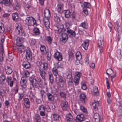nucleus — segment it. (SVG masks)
<instances>
[{
  "mask_svg": "<svg viewBox=\"0 0 122 122\" xmlns=\"http://www.w3.org/2000/svg\"><path fill=\"white\" fill-rule=\"evenodd\" d=\"M17 46H14L13 47L14 50H16L19 53H24L25 48L22 45L21 42H16Z\"/></svg>",
  "mask_w": 122,
  "mask_h": 122,
  "instance_id": "1",
  "label": "nucleus"
},
{
  "mask_svg": "<svg viewBox=\"0 0 122 122\" xmlns=\"http://www.w3.org/2000/svg\"><path fill=\"white\" fill-rule=\"evenodd\" d=\"M29 80L30 85L33 88L38 87V85L40 87H41L43 86L42 84H40L38 83L37 80L34 78L31 77H29Z\"/></svg>",
  "mask_w": 122,
  "mask_h": 122,
  "instance_id": "2",
  "label": "nucleus"
},
{
  "mask_svg": "<svg viewBox=\"0 0 122 122\" xmlns=\"http://www.w3.org/2000/svg\"><path fill=\"white\" fill-rule=\"evenodd\" d=\"M25 24L29 26H33L36 23V20L32 17H28L25 20Z\"/></svg>",
  "mask_w": 122,
  "mask_h": 122,
  "instance_id": "3",
  "label": "nucleus"
},
{
  "mask_svg": "<svg viewBox=\"0 0 122 122\" xmlns=\"http://www.w3.org/2000/svg\"><path fill=\"white\" fill-rule=\"evenodd\" d=\"M67 80L68 81V83L69 85H72L73 84L72 81V72L71 71L68 70L66 73Z\"/></svg>",
  "mask_w": 122,
  "mask_h": 122,
  "instance_id": "4",
  "label": "nucleus"
},
{
  "mask_svg": "<svg viewBox=\"0 0 122 122\" xmlns=\"http://www.w3.org/2000/svg\"><path fill=\"white\" fill-rule=\"evenodd\" d=\"M104 39L103 36L100 37L98 41V46L100 52L103 51L102 48L104 46Z\"/></svg>",
  "mask_w": 122,
  "mask_h": 122,
  "instance_id": "5",
  "label": "nucleus"
},
{
  "mask_svg": "<svg viewBox=\"0 0 122 122\" xmlns=\"http://www.w3.org/2000/svg\"><path fill=\"white\" fill-rule=\"evenodd\" d=\"M67 34L62 33L61 35V38L60 39V42L62 45L64 44L67 41L68 39Z\"/></svg>",
  "mask_w": 122,
  "mask_h": 122,
  "instance_id": "6",
  "label": "nucleus"
},
{
  "mask_svg": "<svg viewBox=\"0 0 122 122\" xmlns=\"http://www.w3.org/2000/svg\"><path fill=\"white\" fill-rule=\"evenodd\" d=\"M15 30L16 32L18 35H19L22 36H25V33L22 30V28L20 26L18 25L16 27Z\"/></svg>",
  "mask_w": 122,
  "mask_h": 122,
  "instance_id": "7",
  "label": "nucleus"
},
{
  "mask_svg": "<svg viewBox=\"0 0 122 122\" xmlns=\"http://www.w3.org/2000/svg\"><path fill=\"white\" fill-rule=\"evenodd\" d=\"M26 51L25 57L27 60L31 61L32 58V53L31 51L29 49H28Z\"/></svg>",
  "mask_w": 122,
  "mask_h": 122,
  "instance_id": "8",
  "label": "nucleus"
},
{
  "mask_svg": "<svg viewBox=\"0 0 122 122\" xmlns=\"http://www.w3.org/2000/svg\"><path fill=\"white\" fill-rule=\"evenodd\" d=\"M61 107L63 110H66L68 108V102L66 100L62 101L61 105Z\"/></svg>",
  "mask_w": 122,
  "mask_h": 122,
  "instance_id": "9",
  "label": "nucleus"
},
{
  "mask_svg": "<svg viewBox=\"0 0 122 122\" xmlns=\"http://www.w3.org/2000/svg\"><path fill=\"white\" fill-rule=\"evenodd\" d=\"M83 5L84 7L83 8V12L85 14L87 15L88 12L87 8H90L91 7V5L89 3L87 2H84Z\"/></svg>",
  "mask_w": 122,
  "mask_h": 122,
  "instance_id": "10",
  "label": "nucleus"
},
{
  "mask_svg": "<svg viewBox=\"0 0 122 122\" xmlns=\"http://www.w3.org/2000/svg\"><path fill=\"white\" fill-rule=\"evenodd\" d=\"M54 56L55 58L59 61H61L62 59V56L61 53L58 51H57L54 53Z\"/></svg>",
  "mask_w": 122,
  "mask_h": 122,
  "instance_id": "11",
  "label": "nucleus"
},
{
  "mask_svg": "<svg viewBox=\"0 0 122 122\" xmlns=\"http://www.w3.org/2000/svg\"><path fill=\"white\" fill-rule=\"evenodd\" d=\"M66 29V32L68 35L72 38L75 37L76 34L75 31L71 29H68L67 27Z\"/></svg>",
  "mask_w": 122,
  "mask_h": 122,
  "instance_id": "12",
  "label": "nucleus"
},
{
  "mask_svg": "<svg viewBox=\"0 0 122 122\" xmlns=\"http://www.w3.org/2000/svg\"><path fill=\"white\" fill-rule=\"evenodd\" d=\"M27 82V80L26 78L23 77L21 78L20 83L21 86L23 88H25L26 87V83Z\"/></svg>",
  "mask_w": 122,
  "mask_h": 122,
  "instance_id": "13",
  "label": "nucleus"
},
{
  "mask_svg": "<svg viewBox=\"0 0 122 122\" xmlns=\"http://www.w3.org/2000/svg\"><path fill=\"white\" fill-rule=\"evenodd\" d=\"M85 117L83 115L81 114L77 116L76 120V122H81L85 120Z\"/></svg>",
  "mask_w": 122,
  "mask_h": 122,
  "instance_id": "14",
  "label": "nucleus"
},
{
  "mask_svg": "<svg viewBox=\"0 0 122 122\" xmlns=\"http://www.w3.org/2000/svg\"><path fill=\"white\" fill-rule=\"evenodd\" d=\"M94 118L97 122H102L103 120L102 117L99 116L98 113H95Z\"/></svg>",
  "mask_w": 122,
  "mask_h": 122,
  "instance_id": "15",
  "label": "nucleus"
},
{
  "mask_svg": "<svg viewBox=\"0 0 122 122\" xmlns=\"http://www.w3.org/2000/svg\"><path fill=\"white\" fill-rule=\"evenodd\" d=\"M80 99L83 104L85 103L87 101V99L86 95L82 93L80 95Z\"/></svg>",
  "mask_w": 122,
  "mask_h": 122,
  "instance_id": "16",
  "label": "nucleus"
},
{
  "mask_svg": "<svg viewBox=\"0 0 122 122\" xmlns=\"http://www.w3.org/2000/svg\"><path fill=\"white\" fill-rule=\"evenodd\" d=\"M24 104L26 108H29L30 107V102L28 98H25L24 99Z\"/></svg>",
  "mask_w": 122,
  "mask_h": 122,
  "instance_id": "17",
  "label": "nucleus"
},
{
  "mask_svg": "<svg viewBox=\"0 0 122 122\" xmlns=\"http://www.w3.org/2000/svg\"><path fill=\"white\" fill-rule=\"evenodd\" d=\"M66 120L67 122H73V117L70 113H69L66 115Z\"/></svg>",
  "mask_w": 122,
  "mask_h": 122,
  "instance_id": "18",
  "label": "nucleus"
},
{
  "mask_svg": "<svg viewBox=\"0 0 122 122\" xmlns=\"http://www.w3.org/2000/svg\"><path fill=\"white\" fill-rule=\"evenodd\" d=\"M92 105L93 107V108L95 110H97L99 107V103L98 101H95L92 103Z\"/></svg>",
  "mask_w": 122,
  "mask_h": 122,
  "instance_id": "19",
  "label": "nucleus"
},
{
  "mask_svg": "<svg viewBox=\"0 0 122 122\" xmlns=\"http://www.w3.org/2000/svg\"><path fill=\"white\" fill-rule=\"evenodd\" d=\"M5 71L7 74H10L12 72V71L11 69L9 66H5Z\"/></svg>",
  "mask_w": 122,
  "mask_h": 122,
  "instance_id": "20",
  "label": "nucleus"
},
{
  "mask_svg": "<svg viewBox=\"0 0 122 122\" xmlns=\"http://www.w3.org/2000/svg\"><path fill=\"white\" fill-rule=\"evenodd\" d=\"M3 4L6 6L9 7L12 4V0H3Z\"/></svg>",
  "mask_w": 122,
  "mask_h": 122,
  "instance_id": "21",
  "label": "nucleus"
},
{
  "mask_svg": "<svg viewBox=\"0 0 122 122\" xmlns=\"http://www.w3.org/2000/svg\"><path fill=\"white\" fill-rule=\"evenodd\" d=\"M22 65L24 68L27 69L29 68L30 66L29 62L27 61H24L22 63Z\"/></svg>",
  "mask_w": 122,
  "mask_h": 122,
  "instance_id": "22",
  "label": "nucleus"
},
{
  "mask_svg": "<svg viewBox=\"0 0 122 122\" xmlns=\"http://www.w3.org/2000/svg\"><path fill=\"white\" fill-rule=\"evenodd\" d=\"M49 101L51 102H53L54 100V98L53 95L50 93H47L46 94Z\"/></svg>",
  "mask_w": 122,
  "mask_h": 122,
  "instance_id": "23",
  "label": "nucleus"
},
{
  "mask_svg": "<svg viewBox=\"0 0 122 122\" xmlns=\"http://www.w3.org/2000/svg\"><path fill=\"white\" fill-rule=\"evenodd\" d=\"M89 41V40H86L82 44V46L86 50H87V49L89 45L88 42Z\"/></svg>",
  "mask_w": 122,
  "mask_h": 122,
  "instance_id": "24",
  "label": "nucleus"
},
{
  "mask_svg": "<svg viewBox=\"0 0 122 122\" xmlns=\"http://www.w3.org/2000/svg\"><path fill=\"white\" fill-rule=\"evenodd\" d=\"M44 15L45 17L50 18L51 16L50 11L47 9H45L44 11Z\"/></svg>",
  "mask_w": 122,
  "mask_h": 122,
  "instance_id": "25",
  "label": "nucleus"
},
{
  "mask_svg": "<svg viewBox=\"0 0 122 122\" xmlns=\"http://www.w3.org/2000/svg\"><path fill=\"white\" fill-rule=\"evenodd\" d=\"M12 5L15 10H17L20 8V6L19 4L16 1H15L13 3Z\"/></svg>",
  "mask_w": 122,
  "mask_h": 122,
  "instance_id": "26",
  "label": "nucleus"
},
{
  "mask_svg": "<svg viewBox=\"0 0 122 122\" xmlns=\"http://www.w3.org/2000/svg\"><path fill=\"white\" fill-rule=\"evenodd\" d=\"M63 78L61 76H59L58 78V84L61 86H62L64 85V82L63 80Z\"/></svg>",
  "mask_w": 122,
  "mask_h": 122,
  "instance_id": "27",
  "label": "nucleus"
},
{
  "mask_svg": "<svg viewBox=\"0 0 122 122\" xmlns=\"http://www.w3.org/2000/svg\"><path fill=\"white\" fill-rule=\"evenodd\" d=\"M69 90L68 91H67L66 92L68 93L69 96H71V94H72L74 91V89L73 86H71V87L69 86Z\"/></svg>",
  "mask_w": 122,
  "mask_h": 122,
  "instance_id": "28",
  "label": "nucleus"
},
{
  "mask_svg": "<svg viewBox=\"0 0 122 122\" xmlns=\"http://www.w3.org/2000/svg\"><path fill=\"white\" fill-rule=\"evenodd\" d=\"M12 16L13 20L15 21L18 20L19 19V16L17 12L13 13L12 15Z\"/></svg>",
  "mask_w": 122,
  "mask_h": 122,
  "instance_id": "29",
  "label": "nucleus"
},
{
  "mask_svg": "<svg viewBox=\"0 0 122 122\" xmlns=\"http://www.w3.org/2000/svg\"><path fill=\"white\" fill-rule=\"evenodd\" d=\"M34 35H37L40 34V31L39 28L36 27H35L33 29Z\"/></svg>",
  "mask_w": 122,
  "mask_h": 122,
  "instance_id": "30",
  "label": "nucleus"
},
{
  "mask_svg": "<svg viewBox=\"0 0 122 122\" xmlns=\"http://www.w3.org/2000/svg\"><path fill=\"white\" fill-rule=\"evenodd\" d=\"M54 19L55 22L56 23L59 22L60 21V20L58 15L56 13H54Z\"/></svg>",
  "mask_w": 122,
  "mask_h": 122,
  "instance_id": "31",
  "label": "nucleus"
},
{
  "mask_svg": "<svg viewBox=\"0 0 122 122\" xmlns=\"http://www.w3.org/2000/svg\"><path fill=\"white\" fill-rule=\"evenodd\" d=\"M40 73L42 79H44L46 76V72L42 70H40Z\"/></svg>",
  "mask_w": 122,
  "mask_h": 122,
  "instance_id": "32",
  "label": "nucleus"
},
{
  "mask_svg": "<svg viewBox=\"0 0 122 122\" xmlns=\"http://www.w3.org/2000/svg\"><path fill=\"white\" fill-rule=\"evenodd\" d=\"M64 12L66 17L68 18L70 17L71 13L69 10H65L64 11Z\"/></svg>",
  "mask_w": 122,
  "mask_h": 122,
  "instance_id": "33",
  "label": "nucleus"
},
{
  "mask_svg": "<svg viewBox=\"0 0 122 122\" xmlns=\"http://www.w3.org/2000/svg\"><path fill=\"white\" fill-rule=\"evenodd\" d=\"M41 120L39 114L35 115L34 117V122H39Z\"/></svg>",
  "mask_w": 122,
  "mask_h": 122,
  "instance_id": "34",
  "label": "nucleus"
},
{
  "mask_svg": "<svg viewBox=\"0 0 122 122\" xmlns=\"http://www.w3.org/2000/svg\"><path fill=\"white\" fill-rule=\"evenodd\" d=\"M113 73V71L112 69L109 68L107 69L106 71V73L108 75V77L111 75Z\"/></svg>",
  "mask_w": 122,
  "mask_h": 122,
  "instance_id": "35",
  "label": "nucleus"
},
{
  "mask_svg": "<svg viewBox=\"0 0 122 122\" xmlns=\"http://www.w3.org/2000/svg\"><path fill=\"white\" fill-rule=\"evenodd\" d=\"M29 97L30 98V100L31 102H33L35 98V96L33 94L32 92L31 91L30 92V94L29 95Z\"/></svg>",
  "mask_w": 122,
  "mask_h": 122,
  "instance_id": "36",
  "label": "nucleus"
},
{
  "mask_svg": "<svg viewBox=\"0 0 122 122\" xmlns=\"http://www.w3.org/2000/svg\"><path fill=\"white\" fill-rule=\"evenodd\" d=\"M93 92L94 94L97 96L99 94L98 90L97 87L95 86L93 88Z\"/></svg>",
  "mask_w": 122,
  "mask_h": 122,
  "instance_id": "37",
  "label": "nucleus"
},
{
  "mask_svg": "<svg viewBox=\"0 0 122 122\" xmlns=\"http://www.w3.org/2000/svg\"><path fill=\"white\" fill-rule=\"evenodd\" d=\"M46 41L48 42L49 45L51 44L52 41V37L50 36H47L46 38Z\"/></svg>",
  "mask_w": 122,
  "mask_h": 122,
  "instance_id": "38",
  "label": "nucleus"
},
{
  "mask_svg": "<svg viewBox=\"0 0 122 122\" xmlns=\"http://www.w3.org/2000/svg\"><path fill=\"white\" fill-rule=\"evenodd\" d=\"M6 77L4 75H2L0 76V81L2 83H4L5 80L6 79Z\"/></svg>",
  "mask_w": 122,
  "mask_h": 122,
  "instance_id": "39",
  "label": "nucleus"
},
{
  "mask_svg": "<svg viewBox=\"0 0 122 122\" xmlns=\"http://www.w3.org/2000/svg\"><path fill=\"white\" fill-rule=\"evenodd\" d=\"M43 69L45 70H46L48 69V63L45 62L42 64Z\"/></svg>",
  "mask_w": 122,
  "mask_h": 122,
  "instance_id": "40",
  "label": "nucleus"
},
{
  "mask_svg": "<svg viewBox=\"0 0 122 122\" xmlns=\"http://www.w3.org/2000/svg\"><path fill=\"white\" fill-rule=\"evenodd\" d=\"M40 50L42 52H43L45 54L46 51L45 46L44 45H41L40 47Z\"/></svg>",
  "mask_w": 122,
  "mask_h": 122,
  "instance_id": "41",
  "label": "nucleus"
},
{
  "mask_svg": "<svg viewBox=\"0 0 122 122\" xmlns=\"http://www.w3.org/2000/svg\"><path fill=\"white\" fill-rule=\"evenodd\" d=\"M36 65L39 68L40 70L42 67V63L41 61H38L36 62Z\"/></svg>",
  "mask_w": 122,
  "mask_h": 122,
  "instance_id": "42",
  "label": "nucleus"
},
{
  "mask_svg": "<svg viewBox=\"0 0 122 122\" xmlns=\"http://www.w3.org/2000/svg\"><path fill=\"white\" fill-rule=\"evenodd\" d=\"M66 30V29L63 27L62 28H59L58 30V32L59 33L62 34V33H64V32Z\"/></svg>",
  "mask_w": 122,
  "mask_h": 122,
  "instance_id": "43",
  "label": "nucleus"
},
{
  "mask_svg": "<svg viewBox=\"0 0 122 122\" xmlns=\"http://www.w3.org/2000/svg\"><path fill=\"white\" fill-rule=\"evenodd\" d=\"M31 2L30 1H29L28 2L25 3V7L26 8L29 9L31 7Z\"/></svg>",
  "mask_w": 122,
  "mask_h": 122,
  "instance_id": "44",
  "label": "nucleus"
},
{
  "mask_svg": "<svg viewBox=\"0 0 122 122\" xmlns=\"http://www.w3.org/2000/svg\"><path fill=\"white\" fill-rule=\"evenodd\" d=\"M81 75V74L80 72L78 71L76 72L75 73L76 76L75 78L80 79Z\"/></svg>",
  "mask_w": 122,
  "mask_h": 122,
  "instance_id": "45",
  "label": "nucleus"
},
{
  "mask_svg": "<svg viewBox=\"0 0 122 122\" xmlns=\"http://www.w3.org/2000/svg\"><path fill=\"white\" fill-rule=\"evenodd\" d=\"M5 91L3 89H1L0 90V95L3 97L5 94Z\"/></svg>",
  "mask_w": 122,
  "mask_h": 122,
  "instance_id": "46",
  "label": "nucleus"
},
{
  "mask_svg": "<svg viewBox=\"0 0 122 122\" xmlns=\"http://www.w3.org/2000/svg\"><path fill=\"white\" fill-rule=\"evenodd\" d=\"M52 71L54 75L55 76H56L58 74V71L57 68L56 67H54Z\"/></svg>",
  "mask_w": 122,
  "mask_h": 122,
  "instance_id": "47",
  "label": "nucleus"
},
{
  "mask_svg": "<svg viewBox=\"0 0 122 122\" xmlns=\"http://www.w3.org/2000/svg\"><path fill=\"white\" fill-rule=\"evenodd\" d=\"M46 55L47 60L49 61H50L51 59V52L49 51L46 52Z\"/></svg>",
  "mask_w": 122,
  "mask_h": 122,
  "instance_id": "48",
  "label": "nucleus"
},
{
  "mask_svg": "<svg viewBox=\"0 0 122 122\" xmlns=\"http://www.w3.org/2000/svg\"><path fill=\"white\" fill-rule=\"evenodd\" d=\"M60 95L61 97L63 98L64 100H66V95L63 92H60Z\"/></svg>",
  "mask_w": 122,
  "mask_h": 122,
  "instance_id": "49",
  "label": "nucleus"
},
{
  "mask_svg": "<svg viewBox=\"0 0 122 122\" xmlns=\"http://www.w3.org/2000/svg\"><path fill=\"white\" fill-rule=\"evenodd\" d=\"M46 107L43 105H41L40 106L38 110L40 111H45Z\"/></svg>",
  "mask_w": 122,
  "mask_h": 122,
  "instance_id": "50",
  "label": "nucleus"
},
{
  "mask_svg": "<svg viewBox=\"0 0 122 122\" xmlns=\"http://www.w3.org/2000/svg\"><path fill=\"white\" fill-rule=\"evenodd\" d=\"M49 79L51 82L52 83L53 81V76L51 73H49Z\"/></svg>",
  "mask_w": 122,
  "mask_h": 122,
  "instance_id": "51",
  "label": "nucleus"
},
{
  "mask_svg": "<svg viewBox=\"0 0 122 122\" xmlns=\"http://www.w3.org/2000/svg\"><path fill=\"white\" fill-rule=\"evenodd\" d=\"M121 50L120 49H118L117 50V57L118 58L120 57L121 56Z\"/></svg>",
  "mask_w": 122,
  "mask_h": 122,
  "instance_id": "52",
  "label": "nucleus"
},
{
  "mask_svg": "<svg viewBox=\"0 0 122 122\" xmlns=\"http://www.w3.org/2000/svg\"><path fill=\"white\" fill-rule=\"evenodd\" d=\"M81 26L83 28L86 29L88 28V25L85 22H83L81 23Z\"/></svg>",
  "mask_w": 122,
  "mask_h": 122,
  "instance_id": "53",
  "label": "nucleus"
},
{
  "mask_svg": "<svg viewBox=\"0 0 122 122\" xmlns=\"http://www.w3.org/2000/svg\"><path fill=\"white\" fill-rule=\"evenodd\" d=\"M6 82H7L8 85H9L10 82L12 80V79L11 77H7L6 79Z\"/></svg>",
  "mask_w": 122,
  "mask_h": 122,
  "instance_id": "54",
  "label": "nucleus"
},
{
  "mask_svg": "<svg viewBox=\"0 0 122 122\" xmlns=\"http://www.w3.org/2000/svg\"><path fill=\"white\" fill-rule=\"evenodd\" d=\"M53 117L55 121H57L59 120V116L58 115L55 114H53Z\"/></svg>",
  "mask_w": 122,
  "mask_h": 122,
  "instance_id": "55",
  "label": "nucleus"
},
{
  "mask_svg": "<svg viewBox=\"0 0 122 122\" xmlns=\"http://www.w3.org/2000/svg\"><path fill=\"white\" fill-rule=\"evenodd\" d=\"M19 96L18 99V101L19 102H20L22 99L23 98L24 95L23 94H22L19 93Z\"/></svg>",
  "mask_w": 122,
  "mask_h": 122,
  "instance_id": "56",
  "label": "nucleus"
},
{
  "mask_svg": "<svg viewBox=\"0 0 122 122\" xmlns=\"http://www.w3.org/2000/svg\"><path fill=\"white\" fill-rule=\"evenodd\" d=\"M80 109L84 112H86L87 111L86 110L82 105H80Z\"/></svg>",
  "mask_w": 122,
  "mask_h": 122,
  "instance_id": "57",
  "label": "nucleus"
},
{
  "mask_svg": "<svg viewBox=\"0 0 122 122\" xmlns=\"http://www.w3.org/2000/svg\"><path fill=\"white\" fill-rule=\"evenodd\" d=\"M0 52L2 53H4V49L3 44L2 43H0Z\"/></svg>",
  "mask_w": 122,
  "mask_h": 122,
  "instance_id": "58",
  "label": "nucleus"
},
{
  "mask_svg": "<svg viewBox=\"0 0 122 122\" xmlns=\"http://www.w3.org/2000/svg\"><path fill=\"white\" fill-rule=\"evenodd\" d=\"M14 90L15 91V93H16L18 92L19 88L17 84H16L15 86L14 87Z\"/></svg>",
  "mask_w": 122,
  "mask_h": 122,
  "instance_id": "59",
  "label": "nucleus"
},
{
  "mask_svg": "<svg viewBox=\"0 0 122 122\" xmlns=\"http://www.w3.org/2000/svg\"><path fill=\"white\" fill-rule=\"evenodd\" d=\"M80 79L75 77L74 79V81L76 85H77L79 83V81Z\"/></svg>",
  "mask_w": 122,
  "mask_h": 122,
  "instance_id": "60",
  "label": "nucleus"
},
{
  "mask_svg": "<svg viewBox=\"0 0 122 122\" xmlns=\"http://www.w3.org/2000/svg\"><path fill=\"white\" fill-rule=\"evenodd\" d=\"M12 54H9L8 56V60L9 61H11L12 60L13 57Z\"/></svg>",
  "mask_w": 122,
  "mask_h": 122,
  "instance_id": "61",
  "label": "nucleus"
},
{
  "mask_svg": "<svg viewBox=\"0 0 122 122\" xmlns=\"http://www.w3.org/2000/svg\"><path fill=\"white\" fill-rule=\"evenodd\" d=\"M62 6L61 5H58V8L57 10L59 12H61V10L62 7Z\"/></svg>",
  "mask_w": 122,
  "mask_h": 122,
  "instance_id": "62",
  "label": "nucleus"
},
{
  "mask_svg": "<svg viewBox=\"0 0 122 122\" xmlns=\"http://www.w3.org/2000/svg\"><path fill=\"white\" fill-rule=\"evenodd\" d=\"M3 55L4 53L0 52V61L2 62L3 60Z\"/></svg>",
  "mask_w": 122,
  "mask_h": 122,
  "instance_id": "63",
  "label": "nucleus"
},
{
  "mask_svg": "<svg viewBox=\"0 0 122 122\" xmlns=\"http://www.w3.org/2000/svg\"><path fill=\"white\" fill-rule=\"evenodd\" d=\"M117 115L119 116H122V110L119 109L117 112Z\"/></svg>",
  "mask_w": 122,
  "mask_h": 122,
  "instance_id": "64",
  "label": "nucleus"
}]
</instances>
